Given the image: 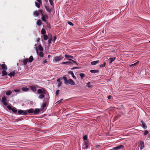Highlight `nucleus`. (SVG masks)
I'll use <instances>...</instances> for the list:
<instances>
[{
    "label": "nucleus",
    "instance_id": "obj_31",
    "mask_svg": "<svg viewBox=\"0 0 150 150\" xmlns=\"http://www.w3.org/2000/svg\"><path fill=\"white\" fill-rule=\"evenodd\" d=\"M34 15L35 16H38L39 15V13L38 11H36L34 12Z\"/></svg>",
    "mask_w": 150,
    "mask_h": 150
},
{
    "label": "nucleus",
    "instance_id": "obj_8",
    "mask_svg": "<svg viewBox=\"0 0 150 150\" xmlns=\"http://www.w3.org/2000/svg\"><path fill=\"white\" fill-rule=\"evenodd\" d=\"M7 99L5 97H3L2 98L1 102L5 106H7V104L6 103Z\"/></svg>",
    "mask_w": 150,
    "mask_h": 150
},
{
    "label": "nucleus",
    "instance_id": "obj_26",
    "mask_svg": "<svg viewBox=\"0 0 150 150\" xmlns=\"http://www.w3.org/2000/svg\"><path fill=\"white\" fill-rule=\"evenodd\" d=\"M27 113H32L34 112V110L33 108L27 110Z\"/></svg>",
    "mask_w": 150,
    "mask_h": 150
},
{
    "label": "nucleus",
    "instance_id": "obj_16",
    "mask_svg": "<svg viewBox=\"0 0 150 150\" xmlns=\"http://www.w3.org/2000/svg\"><path fill=\"white\" fill-rule=\"evenodd\" d=\"M45 8L47 11L49 13H50L52 11V9L49 6H45Z\"/></svg>",
    "mask_w": 150,
    "mask_h": 150
},
{
    "label": "nucleus",
    "instance_id": "obj_41",
    "mask_svg": "<svg viewBox=\"0 0 150 150\" xmlns=\"http://www.w3.org/2000/svg\"><path fill=\"white\" fill-rule=\"evenodd\" d=\"M48 36L46 35H44L43 39L44 40H47L48 39Z\"/></svg>",
    "mask_w": 150,
    "mask_h": 150
},
{
    "label": "nucleus",
    "instance_id": "obj_6",
    "mask_svg": "<svg viewBox=\"0 0 150 150\" xmlns=\"http://www.w3.org/2000/svg\"><path fill=\"white\" fill-rule=\"evenodd\" d=\"M63 59V57H62L61 55L56 56L54 57V59L55 62H58L61 61Z\"/></svg>",
    "mask_w": 150,
    "mask_h": 150
},
{
    "label": "nucleus",
    "instance_id": "obj_21",
    "mask_svg": "<svg viewBox=\"0 0 150 150\" xmlns=\"http://www.w3.org/2000/svg\"><path fill=\"white\" fill-rule=\"evenodd\" d=\"M1 67L2 69L3 70H6L7 69V67L4 64H2L1 65Z\"/></svg>",
    "mask_w": 150,
    "mask_h": 150
},
{
    "label": "nucleus",
    "instance_id": "obj_54",
    "mask_svg": "<svg viewBox=\"0 0 150 150\" xmlns=\"http://www.w3.org/2000/svg\"><path fill=\"white\" fill-rule=\"evenodd\" d=\"M68 23L69 24L71 25H73L74 24H73L70 21H69L68 22Z\"/></svg>",
    "mask_w": 150,
    "mask_h": 150
},
{
    "label": "nucleus",
    "instance_id": "obj_5",
    "mask_svg": "<svg viewBox=\"0 0 150 150\" xmlns=\"http://www.w3.org/2000/svg\"><path fill=\"white\" fill-rule=\"evenodd\" d=\"M116 59L115 57H114L113 58H110L108 60V64L109 65H111L112 62L115 60Z\"/></svg>",
    "mask_w": 150,
    "mask_h": 150
},
{
    "label": "nucleus",
    "instance_id": "obj_64",
    "mask_svg": "<svg viewBox=\"0 0 150 150\" xmlns=\"http://www.w3.org/2000/svg\"><path fill=\"white\" fill-rule=\"evenodd\" d=\"M149 138H150V133L149 134Z\"/></svg>",
    "mask_w": 150,
    "mask_h": 150
},
{
    "label": "nucleus",
    "instance_id": "obj_46",
    "mask_svg": "<svg viewBox=\"0 0 150 150\" xmlns=\"http://www.w3.org/2000/svg\"><path fill=\"white\" fill-rule=\"evenodd\" d=\"M59 91H60L59 90H57L55 92L56 96H57L58 95V94L59 92Z\"/></svg>",
    "mask_w": 150,
    "mask_h": 150
},
{
    "label": "nucleus",
    "instance_id": "obj_63",
    "mask_svg": "<svg viewBox=\"0 0 150 150\" xmlns=\"http://www.w3.org/2000/svg\"><path fill=\"white\" fill-rule=\"evenodd\" d=\"M50 57V55H48V56H47V57L48 58H49Z\"/></svg>",
    "mask_w": 150,
    "mask_h": 150
},
{
    "label": "nucleus",
    "instance_id": "obj_25",
    "mask_svg": "<svg viewBox=\"0 0 150 150\" xmlns=\"http://www.w3.org/2000/svg\"><path fill=\"white\" fill-rule=\"evenodd\" d=\"M33 60L34 59L33 57L31 56L29 57V59H28V61L29 62L31 63L33 61Z\"/></svg>",
    "mask_w": 150,
    "mask_h": 150
},
{
    "label": "nucleus",
    "instance_id": "obj_18",
    "mask_svg": "<svg viewBox=\"0 0 150 150\" xmlns=\"http://www.w3.org/2000/svg\"><path fill=\"white\" fill-rule=\"evenodd\" d=\"M40 112V110L39 109H36L34 111V115H36L38 114Z\"/></svg>",
    "mask_w": 150,
    "mask_h": 150
},
{
    "label": "nucleus",
    "instance_id": "obj_12",
    "mask_svg": "<svg viewBox=\"0 0 150 150\" xmlns=\"http://www.w3.org/2000/svg\"><path fill=\"white\" fill-rule=\"evenodd\" d=\"M29 90V88L27 87H23L21 88V90L24 92L28 91Z\"/></svg>",
    "mask_w": 150,
    "mask_h": 150
},
{
    "label": "nucleus",
    "instance_id": "obj_47",
    "mask_svg": "<svg viewBox=\"0 0 150 150\" xmlns=\"http://www.w3.org/2000/svg\"><path fill=\"white\" fill-rule=\"evenodd\" d=\"M139 61H138L137 62H136L134 64H133L132 65H130L131 66H135L137 64H138L139 63Z\"/></svg>",
    "mask_w": 150,
    "mask_h": 150
},
{
    "label": "nucleus",
    "instance_id": "obj_57",
    "mask_svg": "<svg viewBox=\"0 0 150 150\" xmlns=\"http://www.w3.org/2000/svg\"><path fill=\"white\" fill-rule=\"evenodd\" d=\"M46 23H47V27L48 28H50V26L49 24H48L47 23V22Z\"/></svg>",
    "mask_w": 150,
    "mask_h": 150
},
{
    "label": "nucleus",
    "instance_id": "obj_52",
    "mask_svg": "<svg viewBox=\"0 0 150 150\" xmlns=\"http://www.w3.org/2000/svg\"><path fill=\"white\" fill-rule=\"evenodd\" d=\"M7 108L8 109L10 110H11L13 108H12L10 105H8L7 106Z\"/></svg>",
    "mask_w": 150,
    "mask_h": 150
},
{
    "label": "nucleus",
    "instance_id": "obj_24",
    "mask_svg": "<svg viewBox=\"0 0 150 150\" xmlns=\"http://www.w3.org/2000/svg\"><path fill=\"white\" fill-rule=\"evenodd\" d=\"M12 91L13 92H16V93H19V92L22 93V92L21 91V89H15L14 90H12Z\"/></svg>",
    "mask_w": 150,
    "mask_h": 150
},
{
    "label": "nucleus",
    "instance_id": "obj_61",
    "mask_svg": "<svg viewBox=\"0 0 150 150\" xmlns=\"http://www.w3.org/2000/svg\"><path fill=\"white\" fill-rule=\"evenodd\" d=\"M110 98H111V96H108V99H110Z\"/></svg>",
    "mask_w": 150,
    "mask_h": 150
},
{
    "label": "nucleus",
    "instance_id": "obj_22",
    "mask_svg": "<svg viewBox=\"0 0 150 150\" xmlns=\"http://www.w3.org/2000/svg\"><path fill=\"white\" fill-rule=\"evenodd\" d=\"M15 74V72L14 71H13L11 72H10L8 74V75L10 77L14 76Z\"/></svg>",
    "mask_w": 150,
    "mask_h": 150
},
{
    "label": "nucleus",
    "instance_id": "obj_33",
    "mask_svg": "<svg viewBox=\"0 0 150 150\" xmlns=\"http://www.w3.org/2000/svg\"><path fill=\"white\" fill-rule=\"evenodd\" d=\"M90 71L91 73H97L98 72V70H91Z\"/></svg>",
    "mask_w": 150,
    "mask_h": 150
},
{
    "label": "nucleus",
    "instance_id": "obj_3",
    "mask_svg": "<svg viewBox=\"0 0 150 150\" xmlns=\"http://www.w3.org/2000/svg\"><path fill=\"white\" fill-rule=\"evenodd\" d=\"M65 57L66 58L68 59L69 60L73 62H75V61H74V60H73L72 59H70V58H71L72 59H74V57L71 56L67 54H65Z\"/></svg>",
    "mask_w": 150,
    "mask_h": 150
},
{
    "label": "nucleus",
    "instance_id": "obj_14",
    "mask_svg": "<svg viewBox=\"0 0 150 150\" xmlns=\"http://www.w3.org/2000/svg\"><path fill=\"white\" fill-rule=\"evenodd\" d=\"M141 122L142 124V127L144 129H146L147 128V126L146 125V124L143 120L141 121Z\"/></svg>",
    "mask_w": 150,
    "mask_h": 150
},
{
    "label": "nucleus",
    "instance_id": "obj_45",
    "mask_svg": "<svg viewBox=\"0 0 150 150\" xmlns=\"http://www.w3.org/2000/svg\"><path fill=\"white\" fill-rule=\"evenodd\" d=\"M87 139V137L86 135H85L83 137V139L84 140H86Z\"/></svg>",
    "mask_w": 150,
    "mask_h": 150
},
{
    "label": "nucleus",
    "instance_id": "obj_49",
    "mask_svg": "<svg viewBox=\"0 0 150 150\" xmlns=\"http://www.w3.org/2000/svg\"><path fill=\"white\" fill-rule=\"evenodd\" d=\"M149 133V132L148 131H147V130H146L144 132V135H147V134H148V133Z\"/></svg>",
    "mask_w": 150,
    "mask_h": 150
},
{
    "label": "nucleus",
    "instance_id": "obj_53",
    "mask_svg": "<svg viewBox=\"0 0 150 150\" xmlns=\"http://www.w3.org/2000/svg\"><path fill=\"white\" fill-rule=\"evenodd\" d=\"M81 67H74L71 69H80Z\"/></svg>",
    "mask_w": 150,
    "mask_h": 150
},
{
    "label": "nucleus",
    "instance_id": "obj_32",
    "mask_svg": "<svg viewBox=\"0 0 150 150\" xmlns=\"http://www.w3.org/2000/svg\"><path fill=\"white\" fill-rule=\"evenodd\" d=\"M41 33L42 35H44L46 33L45 30L44 29H42L41 31Z\"/></svg>",
    "mask_w": 150,
    "mask_h": 150
},
{
    "label": "nucleus",
    "instance_id": "obj_43",
    "mask_svg": "<svg viewBox=\"0 0 150 150\" xmlns=\"http://www.w3.org/2000/svg\"><path fill=\"white\" fill-rule=\"evenodd\" d=\"M52 40V36H51L50 38L48 40V43L50 44L51 43Z\"/></svg>",
    "mask_w": 150,
    "mask_h": 150
},
{
    "label": "nucleus",
    "instance_id": "obj_19",
    "mask_svg": "<svg viewBox=\"0 0 150 150\" xmlns=\"http://www.w3.org/2000/svg\"><path fill=\"white\" fill-rule=\"evenodd\" d=\"M62 78H63V79H64V83L66 85H67V82L68 80H67V79L66 76H63L62 77Z\"/></svg>",
    "mask_w": 150,
    "mask_h": 150
},
{
    "label": "nucleus",
    "instance_id": "obj_7",
    "mask_svg": "<svg viewBox=\"0 0 150 150\" xmlns=\"http://www.w3.org/2000/svg\"><path fill=\"white\" fill-rule=\"evenodd\" d=\"M30 89L33 92H35L37 91L36 87L34 85L30 86Z\"/></svg>",
    "mask_w": 150,
    "mask_h": 150
},
{
    "label": "nucleus",
    "instance_id": "obj_40",
    "mask_svg": "<svg viewBox=\"0 0 150 150\" xmlns=\"http://www.w3.org/2000/svg\"><path fill=\"white\" fill-rule=\"evenodd\" d=\"M91 83L90 82H88L87 83V86L89 88H91L92 87V86L91 85Z\"/></svg>",
    "mask_w": 150,
    "mask_h": 150
},
{
    "label": "nucleus",
    "instance_id": "obj_36",
    "mask_svg": "<svg viewBox=\"0 0 150 150\" xmlns=\"http://www.w3.org/2000/svg\"><path fill=\"white\" fill-rule=\"evenodd\" d=\"M11 110L14 113H16L17 112L16 109L14 107H13Z\"/></svg>",
    "mask_w": 150,
    "mask_h": 150
},
{
    "label": "nucleus",
    "instance_id": "obj_55",
    "mask_svg": "<svg viewBox=\"0 0 150 150\" xmlns=\"http://www.w3.org/2000/svg\"><path fill=\"white\" fill-rule=\"evenodd\" d=\"M63 99H61V100H59V101H58L57 103H61L62 100H63Z\"/></svg>",
    "mask_w": 150,
    "mask_h": 150
},
{
    "label": "nucleus",
    "instance_id": "obj_28",
    "mask_svg": "<svg viewBox=\"0 0 150 150\" xmlns=\"http://www.w3.org/2000/svg\"><path fill=\"white\" fill-rule=\"evenodd\" d=\"M42 22L40 20H38L37 22V24L39 26H40L42 24Z\"/></svg>",
    "mask_w": 150,
    "mask_h": 150
},
{
    "label": "nucleus",
    "instance_id": "obj_11",
    "mask_svg": "<svg viewBox=\"0 0 150 150\" xmlns=\"http://www.w3.org/2000/svg\"><path fill=\"white\" fill-rule=\"evenodd\" d=\"M68 83L72 85H74L75 84V82L71 79H69L68 81L67 84Z\"/></svg>",
    "mask_w": 150,
    "mask_h": 150
},
{
    "label": "nucleus",
    "instance_id": "obj_13",
    "mask_svg": "<svg viewBox=\"0 0 150 150\" xmlns=\"http://www.w3.org/2000/svg\"><path fill=\"white\" fill-rule=\"evenodd\" d=\"M57 81L58 82L57 86L59 87L62 86V82L60 81V80L59 79H57Z\"/></svg>",
    "mask_w": 150,
    "mask_h": 150
},
{
    "label": "nucleus",
    "instance_id": "obj_59",
    "mask_svg": "<svg viewBox=\"0 0 150 150\" xmlns=\"http://www.w3.org/2000/svg\"><path fill=\"white\" fill-rule=\"evenodd\" d=\"M57 38V37H56V36H54V38H53V41L54 42L56 40V39Z\"/></svg>",
    "mask_w": 150,
    "mask_h": 150
},
{
    "label": "nucleus",
    "instance_id": "obj_58",
    "mask_svg": "<svg viewBox=\"0 0 150 150\" xmlns=\"http://www.w3.org/2000/svg\"><path fill=\"white\" fill-rule=\"evenodd\" d=\"M38 2H39V3H40L41 4H42V1L41 0H36Z\"/></svg>",
    "mask_w": 150,
    "mask_h": 150
},
{
    "label": "nucleus",
    "instance_id": "obj_38",
    "mask_svg": "<svg viewBox=\"0 0 150 150\" xmlns=\"http://www.w3.org/2000/svg\"><path fill=\"white\" fill-rule=\"evenodd\" d=\"M79 75L80 76L81 79H83V78L85 76V74L83 73H80L79 74Z\"/></svg>",
    "mask_w": 150,
    "mask_h": 150
},
{
    "label": "nucleus",
    "instance_id": "obj_15",
    "mask_svg": "<svg viewBox=\"0 0 150 150\" xmlns=\"http://www.w3.org/2000/svg\"><path fill=\"white\" fill-rule=\"evenodd\" d=\"M68 74H71L72 75V77L73 78V79H76L75 76L74 75V73H73L72 71H69L68 72Z\"/></svg>",
    "mask_w": 150,
    "mask_h": 150
},
{
    "label": "nucleus",
    "instance_id": "obj_56",
    "mask_svg": "<svg viewBox=\"0 0 150 150\" xmlns=\"http://www.w3.org/2000/svg\"><path fill=\"white\" fill-rule=\"evenodd\" d=\"M38 11L40 13H41V14H43L42 13V10H38Z\"/></svg>",
    "mask_w": 150,
    "mask_h": 150
},
{
    "label": "nucleus",
    "instance_id": "obj_29",
    "mask_svg": "<svg viewBox=\"0 0 150 150\" xmlns=\"http://www.w3.org/2000/svg\"><path fill=\"white\" fill-rule=\"evenodd\" d=\"M44 94H40L38 97V98L40 99L43 98L45 97V95H44Z\"/></svg>",
    "mask_w": 150,
    "mask_h": 150
},
{
    "label": "nucleus",
    "instance_id": "obj_50",
    "mask_svg": "<svg viewBox=\"0 0 150 150\" xmlns=\"http://www.w3.org/2000/svg\"><path fill=\"white\" fill-rule=\"evenodd\" d=\"M47 62V59H45L43 60V62H42V64H45Z\"/></svg>",
    "mask_w": 150,
    "mask_h": 150
},
{
    "label": "nucleus",
    "instance_id": "obj_17",
    "mask_svg": "<svg viewBox=\"0 0 150 150\" xmlns=\"http://www.w3.org/2000/svg\"><path fill=\"white\" fill-rule=\"evenodd\" d=\"M28 58H26V59H25L23 60L22 62H23V64L24 65H26L27 63L28 62Z\"/></svg>",
    "mask_w": 150,
    "mask_h": 150
},
{
    "label": "nucleus",
    "instance_id": "obj_20",
    "mask_svg": "<svg viewBox=\"0 0 150 150\" xmlns=\"http://www.w3.org/2000/svg\"><path fill=\"white\" fill-rule=\"evenodd\" d=\"M99 62V60H98L96 61L92 62L91 63V64L92 65H95L96 64H97Z\"/></svg>",
    "mask_w": 150,
    "mask_h": 150
},
{
    "label": "nucleus",
    "instance_id": "obj_44",
    "mask_svg": "<svg viewBox=\"0 0 150 150\" xmlns=\"http://www.w3.org/2000/svg\"><path fill=\"white\" fill-rule=\"evenodd\" d=\"M53 1L52 0H49L50 3L52 6H53L54 5Z\"/></svg>",
    "mask_w": 150,
    "mask_h": 150
},
{
    "label": "nucleus",
    "instance_id": "obj_23",
    "mask_svg": "<svg viewBox=\"0 0 150 150\" xmlns=\"http://www.w3.org/2000/svg\"><path fill=\"white\" fill-rule=\"evenodd\" d=\"M73 62H72L71 61H69V62H63L62 63V64H67L68 65H70V64H72Z\"/></svg>",
    "mask_w": 150,
    "mask_h": 150
},
{
    "label": "nucleus",
    "instance_id": "obj_30",
    "mask_svg": "<svg viewBox=\"0 0 150 150\" xmlns=\"http://www.w3.org/2000/svg\"><path fill=\"white\" fill-rule=\"evenodd\" d=\"M38 48L39 50L40 51H42L43 50V48L42 47L41 45H40L38 46Z\"/></svg>",
    "mask_w": 150,
    "mask_h": 150
},
{
    "label": "nucleus",
    "instance_id": "obj_10",
    "mask_svg": "<svg viewBox=\"0 0 150 150\" xmlns=\"http://www.w3.org/2000/svg\"><path fill=\"white\" fill-rule=\"evenodd\" d=\"M139 146H140V149L141 150L144 147V142L142 141H140Z\"/></svg>",
    "mask_w": 150,
    "mask_h": 150
},
{
    "label": "nucleus",
    "instance_id": "obj_48",
    "mask_svg": "<svg viewBox=\"0 0 150 150\" xmlns=\"http://www.w3.org/2000/svg\"><path fill=\"white\" fill-rule=\"evenodd\" d=\"M105 64H106V63L105 62H104L103 64L100 65V67H104L105 66Z\"/></svg>",
    "mask_w": 150,
    "mask_h": 150
},
{
    "label": "nucleus",
    "instance_id": "obj_37",
    "mask_svg": "<svg viewBox=\"0 0 150 150\" xmlns=\"http://www.w3.org/2000/svg\"><path fill=\"white\" fill-rule=\"evenodd\" d=\"M85 146L86 149L88 148L89 146V144L87 143V142L86 141L85 142Z\"/></svg>",
    "mask_w": 150,
    "mask_h": 150
},
{
    "label": "nucleus",
    "instance_id": "obj_34",
    "mask_svg": "<svg viewBox=\"0 0 150 150\" xmlns=\"http://www.w3.org/2000/svg\"><path fill=\"white\" fill-rule=\"evenodd\" d=\"M6 70H3L2 71V76H4L7 74V72L6 71Z\"/></svg>",
    "mask_w": 150,
    "mask_h": 150
},
{
    "label": "nucleus",
    "instance_id": "obj_2",
    "mask_svg": "<svg viewBox=\"0 0 150 150\" xmlns=\"http://www.w3.org/2000/svg\"><path fill=\"white\" fill-rule=\"evenodd\" d=\"M18 113L19 114L22 115H27L28 114L27 113V110H20L18 111Z\"/></svg>",
    "mask_w": 150,
    "mask_h": 150
},
{
    "label": "nucleus",
    "instance_id": "obj_60",
    "mask_svg": "<svg viewBox=\"0 0 150 150\" xmlns=\"http://www.w3.org/2000/svg\"><path fill=\"white\" fill-rule=\"evenodd\" d=\"M40 39L39 38H38L37 39V42L38 43L39 42Z\"/></svg>",
    "mask_w": 150,
    "mask_h": 150
},
{
    "label": "nucleus",
    "instance_id": "obj_27",
    "mask_svg": "<svg viewBox=\"0 0 150 150\" xmlns=\"http://www.w3.org/2000/svg\"><path fill=\"white\" fill-rule=\"evenodd\" d=\"M35 4L37 8H40V4H41L40 3H39V2H35Z\"/></svg>",
    "mask_w": 150,
    "mask_h": 150
},
{
    "label": "nucleus",
    "instance_id": "obj_39",
    "mask_svg": "<svg viewBox=\"0 0 150 150\" xmlns=\"http://www.w3.org/2000/svg\"><path fill=\"white\" fill-rule=\"evenodd\" d=\"M39 55L40 57H43L44 55V54L42 51H40L39 53Z\"/></svg>",
    "mask_w": 150,
    "mask_h": 150
},
{
    "label": "nucleus",
    "instance_id": "obj_42",
    "mask_svg": "<svg viewBox=\"0 0 150 150\" xmlns=\"http://www.w3.org/2000/svg\"><path fill=\"white\" fill-rule=\"evenodd\" d=\"M46 103H43L42 105V108L44 109V108L46 107Z\"/></svg>",
    "mask_w": 150,
    "mask_h": 150
},
{
    "label": "nucleus",
    "instance_id": "obj_1",
    "mask_svg": "<svg viewBox=\"0 0 150 150\" xmlns=\"http://www.w3.org/2000/svg\"><path fill=\"white\" fill-rule=\"evenodd\" d=\"M41 19L42 21L46 23H47L46 19L48 18V16L47 15V14L44 15L43 14H41Z\"/></svg>",
    "mask_w": 150,
    "mask_h": 150
},
{
    "label": "nucleus",
    "instance_id": "obj_35",
    "mask_svg": "<svg viewBox=\"0 0 150 150\" xmlns=\"http://www.w3.org/2000/svg\"><path fill=\"white\" fill-rule=\"evenodd\" d=\"M12 92H13L12 91H7L6 93V95L7 96L10 95L11 94Z\"/></svg>",
    "mask_w": 150,
    "mask_h": 150
},
{
    "label": "nucleus",
    "instance_id": "obj_51",
    "mask_svg": "<svg viewBox=\"0 0 150 150\" xmlns=\"http://www.w3.org/2000/svg\"><path fill=\"white\" fill-rule=\"evenodd\" d=\"M7 108L8 109L10 110H11L13 108H12L10 105H8L7 106Z\"/></svg>",
    "mask_w": 150,
    "mask_h": 150
},
{
    "label": "nucleus",
    "instance_id": "obj_62",
    "mask_svg": "<svg viewBox=\"0 0 150 150\" xmlns=\"http://www.w3.org/2000/svg\"><path fill=\"white\" fill-rule=\"evenodd\" d=\"M74 63H75L77 65H79V64L78 63H77L76 62H74Z\"/></svg>",
    "mask_w": 150,
    "mask_h": 150
},
{
    "label": "nucleus",
    "instance_id": "obj_4",
    "mask_svg": "<svg viewBox=\"0 0 150 150\" xmlns=\"http://www.w3.org/2000/svg\"><path fill=\"white\" fill-rule=\"evenodd\" d=\"M124 147V146L122 145H120L116 147L113 148V149L115 150H120L123 149Z\"/></svg>",
    "mask_w": 150,
    "mask_h": 150
},
{
    "label": "nucleus",
    "instance_id": "obj_9",
    "mask_svg": "<svg viewBox=\"0 0 150 150\" xmlns=\"http://www.w3.org/2000/svg\"><path fill=\"white\" fill-rule=\"evenodd\" d=\"M45 89L44 88L40 89L38 90L37 92L39 94H45Z\"/></svg>",
    "mask_w": 150,
    "mask_h": 150
}]
</instances>
